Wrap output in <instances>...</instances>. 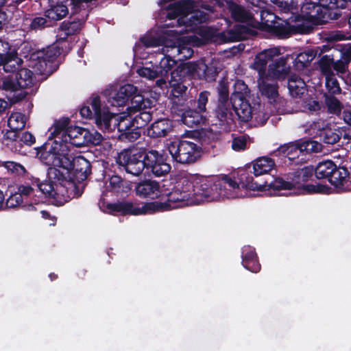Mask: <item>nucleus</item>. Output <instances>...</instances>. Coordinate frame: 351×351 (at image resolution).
<instances>
[{"label":"nucleus","instance_id":"obj_1","mask_svg":"<svg viewBox=\"0 0 351 351\" xmlns=\"http://www.w3.org/2000/svg\"><path fill=\"white\" fill-rule=\"evenodd\" d=\"M36 150V156L49 166L47 178L35 180L39 191L46 197L61 195L65 202L75 197L77 186L70 175L79 182L85 180L91 172L89 161L82 156L73 157L70 145L64 142L44 143Z\"/></svg>","mask_w":351,"mask_h":351},{"label":"nucleus","instance_id":"obj_2","mask_svg":"<svg viewBox=\"0 0 351 351\" xmlns=\"http://www.w3.org/2000/svg\"><path fill=\"white\" fill-rule=\"evenodd\" d=\"M193 185L192 180L182 178L176 182L173 188L167 194V200L164 202H148L141 206L140 204L128 201L109 203L106 205V209L111 215L119 213L122 215H141L154 212L156 209L169 210L177 206L171 205V203H182L194 198Z\"/></svg>","mask_w":351,"mask_h":351},{"label":"nucleus","instance_id":"obj_3","mask_svg":"<svg viewBox=\"0 0 351 351\" xmlns=\"http://www.w3.org/2000/svg\"><path fill=\"white\" fill-rule=\"evenodd\" d=\"M217 99L208 90L199 93L194 100V107L208 119L213 125L226 129L233 123V114L230 111L229 89L226 85L218 88Z\"/></svg>","mask_w":351,"mask_h":351},{"label":"nucleus","instance_id":"obj_4","mask_svg":"<svg viewBox=\"0 0 351 351\" xmlns=\"http://www.w3.org/2000/svg\"><path fill=\"white\" fill-rule=\"evenodd\" d=\"M193 194L197 201H213L218 197H238V183L228 175L197 176L192 180Z\"/></svg>","mask_w":351,"mask_h":351},{"label":"nucleus","instance_id":"obj_5","mask_svg":"<svg viewBox=\"0 0 351 351\" xmlns=\"http://www.w3.org/2000/svg\"><path fill=\"white\" fill-rule=\"evenodd\" d=\"M313 176V165L299 164L297 169L286 174V180L280 177L276 178L274 182V187L278 191L298 189L302 195L324 193L327 189L325 185L306 184Z\"/></svg>","mask_w":351,"mask_h":351},{"label":"nucleus","instance_id":"obj_6","mask_svg":"<svg viewBox=\"0 0 351 351\" xmlns=\"http://www.w3.org/2000/svg\"><path fill=\"white\" fill-rule=\"evenodd\" d=\"M322 145L311 139L300 138L280 145L270 154L276 158V162L280 166L298 165L301 160V154L318 153L322 152Z\"/></svg>","mask_w":351,"mask_h":351},{"label":"nucleus","instance_id":"obj_7","mask_svg":"<svg viewBox=\"0 0 351 351\" xmlns=\"http://www.w3.org/2000/svg\"><path fill=\"white\" fill-rule=\"evenodd\" d=\"M193 1H180L169 5L167 16L169 19L179 17L178 23L179 25H185L189 31H193L198 23L206 22L208 15L203 11L194 10Z\"/></svg>","mask_w":351,"mask_h":351},{"label":"nucleus","instance_id":"obj_8","mask_svg":"<svg viewBox=\"0 0 351 351\" xmlns=\"http://www.w3.org/2000/svg\"><path fill=\"white\" fill-rule=\"evenodd\" d=\"M108 101L112 106L119 107L124 106L130 102V106L128 108L129 110L130 108L139 109L142 105L143 108L154 107L155 105L154 100L145 97L141 94V90L132 84L121 86L114 95L110 97Z\"/></svg>","mask_w":351,"mask_h":351},{"label":"nucleus","instance_id":"obj_9","mask_svg":"<svg viewBox=\"0 0 351 351\" xmlns=\"http://www.w3.org/2000/svg\"><path fill=\"white\" fill-rule=\"evenodd\" d=\"M62 51L60 45H47L41 50L33 51L30 49L25 57L29 59V66L39 74L45 75L51 71V64L61 54Z\"/></svg>","mask_w":351,"mask_h":351},{"label":"nucleus","instance_id":"obj_10","mask_svg":"<svg viewBox=\"0 0 351 351\" xmlns=\"http://www.w3.org/2000/svg\"><path fill=\"white\" fill-rule=\"evenodd\" d=\"M168 150L175 161L183 165L195 163L202 154V147L198 143L186 140L171 142Z\"/></svg>","mask_w":351,"mask_h":351},{"label":"nucleus","instance_id":"obj_11","mask_svg":"<svg viewBox=\"0 0 351 351\" xmlns=\"http://www.w3.org/2000/svg\"><path fill=\"white\" fill-rule=\"evenodd\" d=\"M322 7L311 3H305L301 7V14L291 18L293 34L309 33L314 25H318Z\"/></svg>","mask_w":351,"mask_h":351},{"label":"nucleus","instance_id":"obj_12","mask_svg":"<svg viewBox=\"0 0 351 351\" xmlns=\"http://www.w3.org/2000/svg\"><path fill=\"white\" fill-rule=\"evenodd\" d=\"M144 155V149H123L119 153L116 158V162L120 169L125 171L128 173L138 176L145 169Z\"/></svg>","mask_w":351,"mask_h":351},{"label":"nucleus","instance_id":"obj_13","mask_svg":"<svg viewBox=\"0 0 351 351\" xmlns=\"http://www.w3.org/2000/svg\"><path fill=\"white\" fill-rule=\"evenodd\" d=\"M145 169L152 173L156 177L167 175L171 167L167 162V156L154 149H144Z\"/></svg>","mask_w":351,"mask_h":351},{"label":"nucleus","instance_id":"obj_14","mask_svg":"<svg viewBox=\"0 0 351 351\" xmlns=\"http://www.w3.org/2000/svg\"><path fill=\"white\" fill-rule=\"evenodd\" d=\"M261 17L263 28L277 37L285 38L293 34L292 25L287 23L285 24L276 23V16L272 13L263 10L261 12Z\"/></svg>","mask_w":351,"mask_h":351},{"label":"nucleus","instance_id":"obj_15","mask_svg":"<svg viewBox=\"0 0 351 351\" xmlns=\"http://www.w3.org/2000/svg\"><path fill=\"white\" fill-rule=\"evenodd\" d=\"M230 111L233 110L241 122L247 123L250 121L253 114L254 110L248 101L245 99L243 94L241 92L235 91L229 97Z\"/></svg>","mask_w":351,"mask_h":351},{"label":"nucleus","instance_id":"obj_16","mask_svg":"<svg viewBox=\"0 0 351 351\" xmlns=\"http://www.w3.org/2000/svg\"><path fill=\"white\" fill-rule=\"evenodd\" d=\"M38 180L39 182H42L39 178H34L32 180L31 185L29 184H21L17 186L16 193L21 196V198L23 202H30L31 204H38L40 202H43L45 198H51L57 199L60 195H57L55 197H46L41 191H39L37 185L36 184L35 180Z\"/></svg>","mask_w":351,"mask_h":351},{"label":"nucleus","instance_id":"obj_17","mask_svg":"<svg viewBox=\"0 0 351 351\" xmlns=\"http://www.w3.org/2000/svg\"><path fill=\"white\" fill-rule=\"evenodd\" d=\"M293 58V55H287L274 60L269 64L267 75L276 80H284L289 75L291 67L288 64V60Z\"/></svg>","mask_w":351,"mask_h":351},{"label":"nucleus","instance_id":"obj_18","mask_svg":"<svg viewBox=\"0 0 351 351\" xmlns=\"http://www.w3.org/2000/svg\"><path fill=\"white\" fill-rule=\"evenodd\" d=\"M253 173H250L248 171H244L241 175L239 178V185H241L243 188L251 190V191H269L270 189H273L274 191H278L275 187L274 182L276 180V178H274L270 182H268L267 180H263L262 179L255 180Z\"/></svg>","mask_w":351,"mask_h":351},{"label":"nucleus","instance_id":"obj_19","mask_svg":"<svg viewBox=\"0 0 351 351\" xmlns=\"http://www.w3.org/2000/svg\"><path fill=\"white\" fill-rule=\"evenodd\" d=\"M134 190L138 197L152 199L158 197L161 193L160 183L152 179H145L137 182Z\"/></svg>","mask_w":351,"mask_h":351},{"label":"nucleus","instance_id":"obj_20","mask_svg":"<svg viewBox=\"0 0 351 351\" xmlns=\"http://www.w3.org/2000/svg\"><path fill=\"white\" fill-rule=\"evenodd\" d=\"M261 34L245 25H237L234 29L219 34L218 36L223 42L230 43L247 40L250 36Z\"/></svg>","mask_w":351,"mask_h":351},{"label":"nucleus","instance_id":"obj_21","mask_svg":"<svg viewBox=\"0 0 351 351\" xmlns=\"http://www.w3.org/2000/svg\"><path fill=\"white\" fill-rule=\"evenodd\" d=\"M197 66L198 62L180 63L171 72V76L183 82L186 80H197Z\"/></svg>","mask_w":351,"mask_h":351},{"label":"nucleus","instance_id":"obj_22","mask_svg":"<svg viewBox=\"0 0 351 351\" xmlns=\"http://www.w3.org/2000/svg\"><path fill=\"white\" fill-rule=\"evenodd\" d=\"M104 108L107 107L102 106L100 96L92 94L80 108V114L83 118L91 119L100 114Z\"/></svg>","mask_w":351,"mask_h":351},{"label":"nucleus","instance_id":"obj_23","mask_svg":"<svg viewBox=\"0 0 351 351\" xmlns=\"http://www.w3.org/2000/svg\"><path fill=\"white\" fill-rule=\"evenodd\" d=\"M70 119L68 117L56 120L53 125L49 129L50 134L49 139L45 143H53L56 142H64L68 145L67 132L69 128L68 125Z\"/></svg>","mask_w":351,"mask_h":351},{"label":"nucleus","instance_id":"obj_24","mask_svg":"<svg viewBox=\"0 0 351 351\" xmlns=\"http://www.w3.org/2000/svg\"><path fill=\"white\" fill-rule=\"evenodd\" d=\"M323 7L321 8L318 25L328 23L330 20H336L341 16L340 11L337 8L343 7V3L338 0H322Z\"/></svg>","mask_w":351,"mask_h":351},{"label":"nucleus","instance_id":"obj_25","mask_svg":"<svg viewBox=\"0 0 351 351\" xmlns=\"http://www.w3.org/2000/svg\"><path fill=\"white\" fill-rule=\"evenodd\" d=\"M277 81L271 80L267 76L258 77L257 80L258 87L261 95L266 97L270 103L276 101L279 96V86Z\"/></svg>","mask_w":351,"mask_h":351},{"label":"nucleus","instance_id":"obj_26","mask_svg":"<svg viewBox=\"0 0 351 351\" xmlns=\"http://www.w3.org/2000/svg\"><path fill=\"white\" fill-rule=\"evenodd\" d=\"M280 53V48L274 47L265 49L256 56L253 68L257 71L258 77L267 76V71L266 70V68L268 62L272 60L274 56H278Z\"/></svg>","mask_w":351,"mask_h":351},{"label":"nucleus","instance_id":"obj_27","mask_svg":"<svg viewBox=\"0 0 351 351\" xmlns=\"http://www.w3.org/2000/svg\"><path fill=\"white\" fill-rule=\"evenodd\" d=\"M180 121L183 124L191 128H198L202 125L206 124L208 121L206 117L199 113L196 108H187L182 112Z\"/></svg>","mask_w":351,"mask_h":351},{"label":"nucleus","instance_id":"obj_28","mask_svg":"<svg viewBox=\"0 0 351 351\" xmlns=\"http://www.w3.org/2000/svg\"><path fill=\"white\" fill-rule=\"evenodd\" d=\"M173 123L169 119H158L147 129V135L152 138L165 137L172 130Z\"/></svg>","mask_w":351,"mask_h":351},{"label":"nucleus","instance_id":"obj_29","mask_svg":"<svg viewBox=\"0 0 351 351\" xmlns=\"http://www.w3.org/2000/svg\"><path fill=\"white\" fill-rule=\"evenodd\" d=\"M173 43V44H202L198 38L194 35L181 36L178 32L173 29H167L163 32V35L159 43Z\"/></svg>","mask_w":351,"mask_h":351},{"label":"nucleus","instance_id":"obj_30","mask_svg":"<svg viewBox=\"0 0 351 351\" xmlns=\"http://www.w3.org/2000/svg\"><path fill=\"white\" fill-rule=\"evenodd\" d=\"M242 265L247 270L257 273L261 270L258 256L255 249L250 245L244 246L242 249Z\"/></svg>","mask_w":351,"mask_h":351},{"label":"nucleus","instance_id":"obj_31","mask_svg":"<svg viewBox=\"0 0 351 351\" xmlns=\"http://www.w3.org/2000/svg\"><path fill=\"white\" fill-rule=\"evenodd\" d=\"M276 162V158H273L267 156H262L253 162L252 171L249 167V173H253L254 176L258 178L259 176L269 173L274 167Z\"/></svg>","mask_w":351,"mask_h":351},{"label":"nucleus","instance_id":"obj_32","mask_svg":"<svg viewBox=\"0 0 351 351\" xmlns=\"http://www.w3.org/2000/svg\"><path fill=\"white\" fill-rule=\"evenodd\" d=\"M68 0H49L50 8L45 12V16L53 21H60L69 14L66 5Z\"/></svg>","mask_w":351,"mask_h":351},{"label":"nucleus","instance_id":"obj_33","mask_svg":"<svg viewBox=\"0 0 351 351\" xmlns=\"http://www.w3.org/2000/svg\"><path fill=\"white\" fill-rule=\"evenodd\" d=\"M116 115L117 113L110 112L108 108H104V110L94 118L98 129L102 130L104 132L114 131Z\"/></svg>","mask_w":351,"mask_h":351},{"label":"nucleus","instance_id":"obj_34","mask_svg":"<svg viewBox=\"0 0 351 351\" xmlns=\"http://www.w3.org/2000/svg\"><path fill=\"white\" fill-rule=\"evenodd\" d=\"M152 107H145L143 106L138 108H130V112L132 114V119L136 128H143L152 119V114L150 111Z\"/></svg>","mask_w":351,"mask_h":351},{"label":"nucleus","instance_id":"obj_35","mask_svg":"<svg viewBox=\"0 0 351 351\" xmlns=\"http://www.w3.org/2000/svg\"><path fill=\"white\" fill-rule=\"evenodd\" d=\"M3 58L2 66L5 73L13 74L21 69L23 60L19 58L16 50L14 49V51L6 52L3 55Z\"/></svg>","mask_w":351,"mask_h":351},{"label":"nucleus","instance_id":"obj_36","mask_svg":"<svg viewBox=\"0 0 351 351\" xmlns=\"http://www.w3.org/2000/svg\"><path fill=\"white\" fill-rule=\"evenodd\" d=\"M219 72L217 66L214 64H206L204 62H198L197 80H204L206 82H214Z\"/></svg>","mask_w":351,"mask_h":351},{"label":"nucleus","instance_id":"obj_37","mask_svg":"<svg viewBox=\"0 0 351 351\" xmlns=\"http://www.w3.org/2000/svg\"><path fill=\"white\" fill-rule=\"evenodd\" d=\"M109 183L111 191L121 196L128 195L132 190V183L118 175H112Z\"/></svg>","mask_w":351,"mask_h":351},{"label":"nucleus","instance_id":"obj_38","mask_svg":"<svg viewBox=\"0 0 351 351\" xmlns=\"http://www.w3.org/2000/svg\"><path fill=\"white\" fill-rule=\"evenodd\" d=\"M88 129L78 126L69 128L67 132L68 145L70 144L77 147H84L86 136L85 132Z\"/></svg>","mask_w":351,"mask_h":351},{"label":"nucleus","instance_id":"obj_39","mask_svg":"<svg viewBox=\"0 0 351 351\" xmlns=\"http://www.w3.org/2000/svg\"><path fill=\"white\" fill-rule=\"evenodd\" d=\"M17 81L20 84L21 89L32 88L36 83V76L29 69L21 68L16 73Z\"/></svg>","mask_w":351,"mask_h":351},{"label":"nucleus","instance_id":"obj_40","mask_svg":"<svg viewBox=\"0 0 351 351\" xmlns=\"http://www.w3.org/2000/svg\"><path fill=\"white\" fill-rule=\"evenodd\" d=\"M336 169V164L330 160L319 162L315 167L313 166V173L319 179L328 180L333 170Z\"/></svg>","mask_w":351,"mask_h":351},{"label":"nucleus","instance_id":"obj_41","mask_svg":"<svg viewBox=\"0 0 351 351\" xmlns=\"http://www.w3.org/2000/svg\"><path fill=\"white\" fill-rule=\"evenodd\" d=\"M287 88L291 97H300L306 90V84L300 77L292 75L289 78Z\"/></svg>","mask_w":351,"mask_h":351},{"label":"nucleus","instance_id":"obj_42","mask_svg":"<svg viewBox=\"0 0 351 351\" xmlns=\"http://www.w3.org/2000/svg\"><path fill=\"white\" fill-rule=\"evenodd\" d=\"M132 127H135V125L132 119V114L130 112L128 115L117 114L114 130L117 129L119 134L130 130Z\"/></svg>","mask_w":351,"mask_h":351},{"label":"nucleus","instance_id":"obj_43","mask_svg":"<svg viewBox=\"0 0 351 351\" xmlns=\"http://www.w3.org/2000/svg\"><path fill=\"white\" fill-rule=\"evenodd\" d=\"M348 176L349 171L346 167L336 165V169L332 171L331 176H329L327 180L332 185L338 187L343 185V182Z\"/></svg>","mask_w":351,"mask_h":351},{"label":"nucleus","instance_id":"obj_44","mask_svg":"<svg viewBox=\"0 0 351 351\" xmlns=\"http://www.w3.org/2000/svg\"><path fill=\"white\" fill-rule=\"evenodd\" d=\"M335 95L324 93V104L327 108L328 113L339 115L343 106L341 102Z\"/></svg>","mask_w":351,"mask_h":351},{"label":"nucleus","instance_id":"obj_45","mask_svg":"<svg viewBox=\"0 0 351 351\" xmlns=\"http://www.w3.org/2000/svg\"><path fill=\"white\" fill-rule=\"evenodd\" d=\"M0 88L10 93H15L21 90L16 75L13 73L2 77L0 80Z\"/></svg>","mask_w":351,"mask_h":351},{"label":"nucleus","instance_id":"obj_46","mask_svg":"<svg viewBox=\"0 0 351 351\" xmlns=\"http://www.w3.org/2000/svg\"><path fill=\"white\" fill-rule=\"evenodd\" d=\"M341 133L339 130L330 128H323L319 132V138L324 143L333 145L337 143L341 138Z\"/></svg>","mask_w":351,"mask_h":351},{"label":"nucleus","instance_id":"obj_47","mask_svg":"<svg viewBox=\"0 0 351 351\" xmlns=\"http://www.w3.org/2000/svg\"><path fill=\"white\" fill-rule=\"evenodd\" d=\"M321 74L325 77L334 76L333 64L334 58L328 55H324L317 62Z\"/></svg>","mask_w":351,"mask_h":351},{"label":"nucleus","instance_id":"obj_48","mask_svg":"<svg viewBox=\"0 0 351 351\" xmlns=\"http://www.w3.org/2000/svg\"><path fill=\"white\" fill-rule=\"evenodd\" d=\"M322 42L335 43L351 39V35L340 31L322 32L319 34Z\"/></svg>","mask_w":351,"mask_h":351},{"label":"nucleus","instance_id":"obj_49","mask_svg":"<svg viewBox=\"0 0 351 351\" xmlns=\"http://www.w3.org/2000/svg\"><path fill=\"white\" fill-rule=\"evenodd\" d=\"M26 117L20 112L11 113L8 119V126L11 130H22L25 127Z\"/></svg>","mask_w":351,"mask_h":351},{"label":"nucleus","instance_id":"obj_50","mask_svg":"<svg viewBox=\"0 0 351 351\" xmlns=\"http://www.w3.org/2000/svg\"><path fill=\"white\" fill-rule=\"evenodd\" d=\"M228 8L231 12L232 17L237 21L247 22L252 19L250 12L237 4L230 2L228 3Z\"/></svg>","mask_w":351,"mask_h":351},{"label":"nucleus","instance_id":"obj_51","mask_svg":"<svg viewBox=\"0 0 351 351\" xmlns=\"http://www.w3.org/2000/svg\"><path fill=\"white\" fill-rule=\"evenodd\" d=\"M182 81H178L176 77H171L169 81V86L171 88V96L172 99H179L186 95L187 86Z\"/></svg>","mask_w":351,"mask_h":351},{"label":"nucleus","instance_id":"obj_52","mask_svg":"<svg viewBox=\"0 0 351 351\" xmlns=\"http://www.w3.org/2000/svg\"><path fill=\"white\" fill-rule=\"evenodd\" d=\"M145 48L159 47L160 45H143ZM167 48H176L178 55L180 56V60H187L191 58L193 55V49L190 47L191 45H162ZM193 47H201L202 45H192Z\"/></svg>","mask_w":351,"mask_h":351},{"label":"nucleus","instance_id":"obj_53","mask_svg":"<svg viewBox=\"0 0 351 351\" xmlns=\"http://www.w3.org/2000/svg\"><path fill=\"white\" fill-rule=\"evenodd\" d=\"M176 60L171 56H164L160 61L159 65H157L160 76H167L169 71H173L172 69L176 65Z\"/></svg>","mask_w":351,"mask_h":351},{"label":"nucleus","instance_id":"obj_54","mask_svg":"<svg viewBox=\"0 0 351 351\" xmlns=\"http://www.w3.org/2000/svg\"><path fill=\"white\" fill-rule=\"evenodd\" d=\"M325 86L329 95H338L341 93L339 81L334 74V76H328L325 77Z\"/></svg>","mask_w":351,"mask_h":351},{"label":"nucleus","instance_id":"obj_55","mask_svg":"<svg viewBox=\"0 0 351 351\" xmlns=\"http://www.w3.org/2000/svg\"><path fill=\"white\" fill-rule=\"evenodd\" d=\"M137 73L142 77L154 80L160 76L157 65H152L151 67L143 66L137 69Z\"/></svg>","mask_w":351,"mask_h":351},{"label":"nucleus","instance_id":"obj_56","mask_svg":"<svg viewBox=\"0 0 351 351\" xmlns=\"http://www.w3.org/2000/svg\"><path fill=\"white\" fill-rule=\"evenodd\" d=\"M250 137L247 134L239 135L233 137L232 148L236 152L243 151L247 149Z\"/></svg>","mask_w":351,"mask_h":351},{"label":"nucleus","instance_id":"obj_57","mask_svg":"<svg viewBox=\"0 0 351 351\" xmlns=\"http://www.w3.org/2000/svg\"><path fill=\"white\" fill-rule=\"evenodd\" d=\"M141 136L140 128L132 127L130 130L119 134L118 138L121 141L134 142Z\"/></svg>","mask_w":351,"mask_h":351},{"label":"nucleus","instance_id":"obj_58","mask_svg":"<svg viewBox=\"0 0 351 351\" xmlns=\"http://www.w3.org/2000/svg\"><path fill=\"white\" fill-rule=\"evenodd\" d=\"M303 107L309 113L313 114L319 112L323 107V104L322 102L310 97L305 99Z\"/></svg>","mask_w":351,"mask_h":351},{"label":"nucleus","instance_id":"obj_59","mask_svg":"<svg viewBox=\"0 0 351 351\" xmlns=\"http://www.w3.org/2000/svg\"><path fill=\"white\" fill-rule=\"evenodd\" d=\"M85 146L89 145H97L101 143L103 140L101 134L98 133L97 131H90L89 130L85 132Z\"/></svg>","mask_w":351,"mask_h":351},{"label":"nucleus","instance_id":"obj_60","mask_svg":"<svg viewBox=\"0 0 351 351\" xmlns=\"http://www.w3.org/2000/svg\"><path fill=\"white\" fill-rule=\"evenodd\" d=\"M293 66L296 69L302 70L306 67L309 63L307 53H300L295 58L293 57Z\"/></svg>","mask_w":351,"mask_h":351},{"label":"nucleus","instance_id":"obj_61","mask_svg":"<svg viewBox=\"0 0 351 351\" xmlns=\"http://www.w3.org/2000/svg\"><path fill=\"white\" fill-rule=\"evenodd\" d=\"M278 7L279 8L280 10L283 12H291V13H294L295 11L298 10V4L293 1H278L277 4Z\"/></svg>","mask_w":351,"mask_h":351},{"label":"nucleus","instance_id":"obj_62","mask_svg":"<svg viewBox=\"0 0 351 351\" xmlns=\"http://www.w3.org/2000/svg\"><path fill=\"white\" fill-rule=\"evenodd\" d=\"M24 202L21 198L20 195H18L16 192L14 194L10 195L5 202V206L8 208H15L20 206Z\"/></svg>","mask_w":351,"mask_h":351},{"label":"nucleus","instance_id":"obj_63","mask_svg":"<svg viewBox=\"0 0 351 351\" xmlns=\"http://www.w3.org/2000/svg\"><path fill=\"white\" fill-rule=\"evenodd\" d=\"M47 21L45 17H43V16L36 17L32 21L30 27L32 29H35V30L41 29L44 28L45 27L47 26Z\"/></svg>","mask_w":351,"mask_h":351},{"label":"nucleus","instance_id":"obj_64","mask_svg":"<svg viewBox=\"0 0 351 351\" xmlns=\"http://www.w3.org/2000/svg\"><path fill=\"white\" fill-rule=\"evenodd\" d=\"M20 141L27 145H32L36 142L35 136L29 132H23L20 135Z\"/></svg>","mask_w":351,"mask_h":351}]
</instances>
